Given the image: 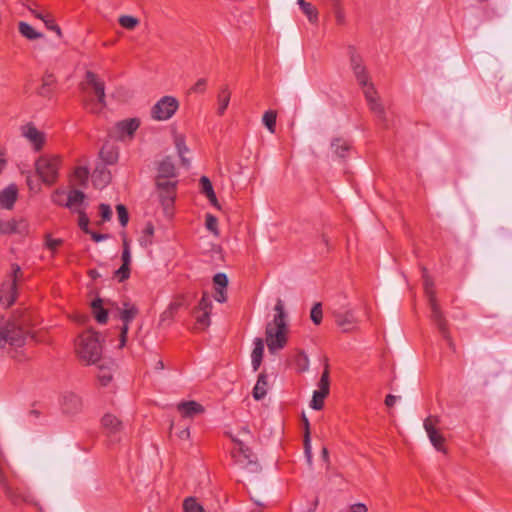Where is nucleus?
Returning a JSON list of instances; mask_svg holds the SVG:
<instances>
[{"label": "nucleus", "instance_id": "f257e3e1", "mask_svg": "<svg viewBox=\"0 0 512 512\" xmlns=\"http://www.w3.org/2000/svg\"><path fill=\"white\" fill-rule=\"evenodd\" d=\"M348 55L350 60V67L358 84L363 88V93L370 110L378 119L383 122L385 126H387L384 107L379 102L377 98V92L373 84L370 82V77L364 64L363 57L354 46L348 47Z\"/></svg>", "mask_w": 512, "mask_h": 512}, {"label": "nucleus", "instance_id": "f03ea898", "mask_svg": "<svg viewBox=\"0 0 512 512\" xmlns=\"http://www.w3.org/2000/svg\"><path fill=\"white\" fill-rule=\"evenodd\" d=\"M273 320L266 325V344L270 353L274 354L283 349L287 343L288 315L285 311L284 302L277 299L274 306Z\"/></svg>", "mask_w": 512, "mask_h": 512}, {"label": "nucleus", "instance_id": "7ed1b4c3", "mask_svg": "<svg viewBox=\"0 0 512 512\" xmlns=\"http://www.w3.org/2000/svg\"><path fill=\"white\" fill-rule=\"evenodd\" d=\"M77 354L87 364H95L102 355V345L97 332L86 331L79 337Z\"/></svg>", "mask_w": 512, "mask_h": 512}, {"label": "nucleus", "instance_id": "20e7f679", "mask_svg": "<svg viewBox=\"0 0 512 512\" xmlns=\"http://www.w3.org/2000/svg\"><path fill=\"white\" fill-rule=\"evenodd\" d=\"M86 83L92 87L97 101L91 99H84L83 104L87 110L92 113H98L106 105L105 102V86L104 82L98 78V76L91 72H86Z\"/></svg>", "mask_w": 512, "mask_h": 512}, {"label": "nucleus", "instance_id": "39448f33", "mask_svg": "<svg viewBox=\"0 0 512 512\" xmlns=\"http://www.w3.org/2000/svg\"><path fill=\"white\" fill-rule=\"evenodd\" d=\"M423 278H424V290L425 294L428 298V303L431 309V317L433 321L437 324L439 330L443 334L444 337L447 336V329H446V322L443 318L442 312L437 304L435 291H434V284L432 280L428 277L427 271L424 270L423 272Z\"/></svg>", "mask_w": 512, "mask_h": 512}, {"label": "nucleus", "instance_id": "423d86ee", "mask_svg": "<svg viewBox=\"0 0 512 512\" xmlns=\"http://www.w3.org/2000/svg\"><path fill=\"white\" fill-rule=\"evenodd\" d=\"M60 158L58 156H41L35 163L36 171L42 181L46 184L55 183L58 177V169L60 166Z\"/></svg>", "mask_w": 512, "mask_h": 512}, {"label": "nucleus", "instance_id": "0eeeda50", "mask_svg": "<svg viewBox=\"0 0 512 512\" xmlns=\"http://www.w3.org/2000/svg\"><path fill=\"white\" fill-rule=\"evenodd\" d=\"M139 310L138 308L129 302H123L122 307L114 304V317L119 318L123 325L120 332V342L118 347L123 348L127 341V334L129 331V324L135 319Z\"/></svg>", "mask_w": 512, "mask_h": 512}, {"label": "nucleus", "instance_id": "6e6552de", "mask_svg": "<svg viewBox=\"0 0 512 512\" xmlns=\"http://www.w3.org/2000/svg\"><path fill=\"white\" fill-rule=\"evenodd\" d=\"M179 102L173 96H163L151 109V116L157 121H166L170 119L178 110Z\"/></svg>", "mask_w": 512, "mask_h": 512}, {"label": "nucleus", "instance_id": "1a4fd4ad", "mask_svg": "<svg viewBox=\"0 0 512 512\" xmlns=\"http://www.w3.org/2000/svg\"><path fill=\"white\" fill-rule=\"evenodd\" d=\"M22 277L21 268L17 264L12 265L11 280L4 283L1 288L0 303L5 306H11L16 300V284Z\"/></svg>", "mask_w": 512, "mask_h": 512}, {"label": "nucleus", "instance_id": "9d476101", "mask_svg": "<svg viewBox=\"0 0 512 512\" xmlns=\"http://www.w3.org/2000/svg\"><path fill=\"white\" fill-rule=\"evenodd\" d=\"M101 426L111 444L121 440L123 424L115 415L111 413L104 414L101 418Z\"/></svg>", "mask_w": 512, "mask_h": 512}, {"label": "nucleus", "instance_id": "9b49d317", "mask_svg": "<svg viewBox=\"0 0 512 512\" xmlns=\"http://www.w3.org/2000/svg\"><path fill=\"white\" fill-rule=\"evenodd\" d=\"M337 326L342 332L348 333L358 329L359 319L354 309L347 308L334 312Z\"/></svg>", "mask_w": 512, "mask_h": 512}, {"label": "nucleus", "instance_id": "f8f14e48", "mask_svg": "<svg viewBox=\"0 0 512 512\" xmlns=\"http://www.w3.org/2000/svg\"><path fill=\"white\" fill-rule=\"evenodd\" d=\"M438 422L437 419H433L432 417H428L424 420L423 426L428 435V438L431 444L435 447L437 451L444 452V437L442 434L435 428V424Z\"/></svg>", "mask_w": 512, "mask_h": 512}, {"label": "nucleus", "instance_id": "ddd939ff", "mask_svg": "<svg viewBox=\"0 0 512 512\" xmlns=\"http://www.w3.org/2000/svg\"><path fill=\"white\" fill-rule=\"evenodd\" d=\"M3 335H5V344L9 343L12 346H22L25 342L26 332L17 324H7L3 328Z\"/></svg>", "mask_w": 512, "mask_h": 512}, {"label": "nucleus", "instance_id": "4468645a", "mask_svg": "<svg viewBox=\"0 0 512 512\" xmlns=\"http://www.w3.org/2000/svg\"><path fill=\"white\" fill-rule=\"evenodd\" d=\"M22 135L33 145L36 151L42 149L45 142V135L39 131L33 124H27L22 127Z\"/></svg>", "mask_w": 512, "mask_h": 512}, {"label": "nucleus", "instance_id": "2eb2a0df", "mask_svg": "<svg viewBox=\"0 0 512 512\" xmlns=\"http://www.w3.org/2000/svg\"><path fill=\"white\" fill-rule=\"evenodd\" d=\"M61 407L66 414H75L82 409V400L74 392H65L61 397Z\"/></svg>", "mask_w": 512, "mask_h": 512}, {"label": "nucleus", "instance_id": "dca6fc26", "mask_svg": "<svg viewBox=\"0 0 512 512\" xmlns=\"http://www.w3.org/2000/svg\"><path fill=\"white\" fill-rule=\"evenodd\" d=\"M91 308L96 321L99 324H105L108 320L109 313L114 315V303H109V307H104V301L96 298L91 303Z\"/></svg>", "mask_w": 512, "mask_h": 512}, {"label": "nucleus", "instance_id": "f3484780", "mask_svg": "<svg viewBox=\"0 0 512 512\" xmlns=\"http://www.w3.org/2000/svg\"><path fill=\"white\" fill-rule=\"evenodd\" d=\"M86 195L77 189H72L67 192V199L65 202V207L70 209L72 212L76 213L79 210L86 209Z\"/></svg>", "mask_w": 512, "mask_h": 512}, {"label": "nucleus", "instance_id": "a211bd4d", "mask_svg": "<svg viewBox=\"0 0 512 512\" xmlns=\"http://www.w3.org/2000/svg\"><path fill=\"white\" fill-rule=\"evenodd\" d=\"M28 230V225L24 220H1L0 219V234H24Z\"/></svg>", "mask_w": 512, "mask_h": 512}, {"label": "nucleus", "instance_id": "6ab92c4d", "mask_svg": "<svg viewBox=\"0 0 512 512\" xmlns=\"http://www.w3.org/2000/svg\"><path fill=\"white\" fill-rule=\"evenodd\" d=\"M18 190L15 184H10L0 191V207L12 209L17 200Z\"/></svg>", "mask_w": 512, "mask_h": 512}, {"label": "nucleus", "instance_id": "aec40b11", "mask_svg": "<svg viewBox=\"0 0 512 512\" xmlns=\"http://www.w3.org/2000/svg\"><path fill=\"white\" fill-rule=\"evenodd\" d=\"M177 409L185 418H192L204 411V407L196 401H183L178 403Z\"/></svg>", "mask_w": 512, "mask_h": 512}, {"label": "nucleus", "instance_id": "412c9836", "mask_svg": "<svg viewBox=\"0 0 512 512\" xmlns=\"http://www.w3.org/2000/svg\"><path fill=\"white\" fill-rule=\"evenodd\" d=\"M140 121L137 118L125 119L118 122L115 126L118 136L123 138L125 136H132L138 129Z\"/></svg>", "mask_w": 512, "mask_h": 512}, {"label": "nucleus", "instance_id": "4be33fe9", "mask_svg": "<svg viewBox=\"0 0 512 512\" xmlns=\"http://www.w3.org/2000/svg\"><path fill=\"white\" fill-rule=\"evenodd\" d=\"M254 348L251 353V365L253 371H257L261 365L263 353H264V342L261 338H255L253 341Z\"/></svg>", "mask_w": 512, "mask_h": 512}, {"label": "nucleus", "instance_id": "5701e85b", "mask_svg": "<svg viewBox=\"0 0 512 512\" xmlns=\"http://www.w3.org/2000/svg\"><path fill=\"white\" fill-rule=\"evenodd\" d=\"M157 176L160 178H175L176 169L171 158L166 157L163 159L157 167Z\"/></svg>", "mask_w": 512, "mask_h": 512}, {"label": "nucleus", "instance_id": "b1692460", "mask_svg": "<svg viewBox=\"0 0 512 512\" xmlns=\"http://www.w3.org/2000/svg\"><path fill=\"white\" fill-rule=\"evenodd\" d=\"M230 98H231V92H230L228 86H223L217 95V103H218L217 113L219 115H223L225 113L227 107L229 106Z\"/></svg>", "mask_w": 512, "mask_h": 512}, {"label": "nucleus", "instance_id": "393cba45", "mask_svg": "<svg viewBox=\"0 0 512 512\" xmlns=\"http://www.w3.org/2000/svg\"><path fill=\"white\" fill-rule=\"evenodd\" d=\"M101 159L109 165H112L118 160V150L115 146L105 144L100 150Z\"/></svg>", "mask_w": 512, "mask_h": 512}, {"label": "nucleus", "instance_id": "a878e982", "mask_svg": "<svg viewBox=\"0 0 512 512\" xmlns=\"http://www.w3.org/2000/svg\"><path fill=\"white\" fill-rule=\"evenodd\" d=\"M267 376L261 373L258 376L257 382L253 388V397L255 400L263 399L267 394Z\"/></svg>", "mask_w": 512, "mask_h": 512}, {"label": "nucleus", "instance_id": "bb28decb", "mask_svg": "<svg viewBox=\"0 0 512 512\" xmlns=\"http://www.w3.org/2000/svg\"><path fill=\"white\" fill-rule=\"evenodd\" d=\"M174 143L182 164L188 167L190 165V161L185 157V154L188 153L189 149L186 146L185 137L183 135H176Z\"/></svg>", "mask_w": 512, "mask_h": 512}, {"label": "nucleus", "instance_id": "cd10ccee", "mask_svg": "<svg viewBox=\"0 0 512 512\" xmlns=\"http://www.w3.org/2000/svg\"><path fill=\"white\" fill-rule=\"evenodd\" d=\"M331 148L335 155L344 158L350 149V144L344 139L336 138L331 142Z\"/></svg>", "mask_w": 512, "mask_h": 512}, {"label": "nucleus", "instance_id": "c85d7f7f", "mask_svg": "<svg viewBox=\"0 0 512 512\" xmlns=\"http://www.w3.org/2000/svg\"><path fill=\"white\" fill-rule=\"evenodd\" d=\"M18 28L20 34L29 40H35L43 36L42 33L37 32L30 24L26 22H20Z\"/></svg>", "mask_w": 512, "mask_h": 512}, {"label": "nucleus", "instance_id": "c756f323", "mask_svg": "<svg viewBox=\"0 0 512 512\" xmlns=\"http://www.w3.org/2000/svg\"><path fill=\"white\" fill-rule=\"evenodd\" d=\"M306 433L304 435V454L307 460L308 465L312 466V446H311V438L309 432V422L307 418H304Z\"/></svg>", "mask_w": 512, "mask_h": 512}, {"label": "nucleus", "instance_id": "7c9ffc66", "mask_svg": "<svg viewBox=\"0 0 512 512\" xmlns=\"http://www.w3.org/2000/svg\"><path fill=\"white\" fill-rule=\"evenodd\" d=\"M153 235H154V226L152 223L148 222L143 231H142V235L139 239V242H140V245L141 246H144V247H148L152 244V238H153Z\"/></svg>", "mask_w": 512, "mask_h": 512}, {"label": "nucleus", "instance_id": "2f4dec72", "mask_svg": "<svg viewBox=\"0 0 512 512\" xmlns=\"http://www.w3.org/2000/svg\"><path fill=\"white\" fill-rule=\"evenodd\" d=\"M89 170L87 167L79 166L74 170L73 181L76 185H85L88 181Z\"/></svg>", "mask_w": 512, "mask_h": 512}, {"label": "nucleus", "instance_id": "473e14b6", "mask_svg": "<svg viewBox=\"0 0 512 512\" xmlns=\"http://www.w3.org/2000/svg\"><path fill=\"white\" fill-rule=\"evenodd\" d=\"M318 389L315 390L316 392L322 393L324 395H328L330 391V380H329V370L328 367L325 368L323 371L321 378L317 384Z\"/></svg>", "mask_w": 512, "mask_h": 512}, {"label": "nucleus", "instance_id": "72a5a7b5", "mask_svg": "<svg viewBox=\"0 0 512 512\" xmlns=\"http://www.w3.org/2000/svg\"><path fill=\"white\" fill-rule=\"evenodd\" d=\"M184 512H205L203 506L194 497H187L183 502Z\"/></svg>", "mask_w": 512, "mask_h": 512}, {"label": "nucleus", "instance_id": "f704fd0d", "mask_svg": "<svg viewBox=\"0 0 512 512\" xmlns=\"http://www.w3.org/2000/svg\"><path fill=\"white\" fill-rule=\"evenodd\" d=\"M276 118H277L276 112L273 110H268L263 115V118H262L263 124L266 126V128L271 133L275 132Z\"/></svg>", "mask_w": 512, "mask_h": 512}, {"label": "nucleus", "instance_id": "c9c22d12", "mask_svg": "<svg viewBox=\"0 0 512 512\" xmlns=\"http://www.w3.org/2000/svg\"><path fill=\"white\" fill-rule=\"evenodd\" d=\"M159 192V198L162 203V205L165 208H168L173 205L176 195V190H158Z\"/></svg>", "mask_w": 512, "mask_h": 512}, {"label": "nucleus", "instance_id": "e433bc0d", "mask_svg": "<svg viewBox=\"0 0 512 512\" xmlns=\"http://www.w3.org/2000/svg\"><path fill=\"white\" fill-rule=\"evenodd\" d=\"M239 456H243L245 459H247V465L252 466V470H257L258 464L254 460V455L250 449L244 446L242 443H239Z\"/></svg>", "mask_w": 512, "mask_h": 512}, {"label": "nucleus", "instance_id": "4c0bfd02", "mask_svg": "<svg viewBox=\"0 0 512 512\" xmlns=\"http://www.w3.org/2000/svg\"><path fill=\"white\" fill-rule=\"evenodd\" d=\"M173 178H160L157 176L156 178V188L157 190H176L177 182L172 180Z\"/></svg>", "mask_w": 512, "mask_h": 512}, {"label": "nucleus", "instance_id": "58836bf2", "mask_svg": "<svg viewBox=\"0 0 512 512\" xmlns=\"http://www.w3.org/2000/svg\"><path fill=\"white\" fill-rule=\"evenodd\" d=\"M118 22L123 28L133 30L139 24V19L130 15H122L119 17Z\"/></svg>", "mask_w": 512, "mask_h": 512}, {"label": "nucleus", "instance_id": "ea45409f", "mask_svg": "<svg viewBox=\"0 0 512 512\" xmlns=\"http://www.w3.org/2000/svg\"><path fill=\"white\" fill-rule=\"evenodd\" d=\"M180 304L177 302H172L169 304L167 309L160 316V323H165L166 321H171L179 309Z\"/></svg>", "mask_w": 512, "mask_h": 512}, {"label": "nucleus", "instance_id": "a19ab883", "mask_svg": "<svg viewBox=\"0 0 512 512\" xmlns=\"http://www.w3.org/2000/svg\"><path fill=\"white\" fill-rule=\"evenodd\" d=\"M310 318L315 325H319L322 322L323 311L320 302H317L313 305L310 312Z\"/></svg>", "mask_w": 512, "mask_h": 512}, {"label": "nucleus", "instance_id": "79ce46f5", "mask_svg": "<svg viewBox=\"0 0 512 512\" xmlns=\"http://www.w3.org/2000/svg\"><path fill=\"white\" fill-rule=\"evenodd\" d=\"M212 310V299L208 293H203L198 306L197 311L211 312Z\"/></svg>", "mask_w": 512, "mask_h": 512}, {"label": "nucleus", "instance_id": "37998d69", "mask_svg": "<svg viewBox=\"0 0 512 512\" xmlns=\"http://www.w3.org/2000/svg\"><path fill=\"white\" fill-rule=\"evenodd\" d=\"M326 397H327L326 395L314 391L312 400L310 402V407L314 410H321L324 406V399Z\"/></svg>", "mask_w": 512, "mask_h": 512}, {"label": "nucleus", "instance_id": "c03bdc74", "mask_svg": "<svg viewBox=\"0 0 512 512\" xmlns=\"http://www.w3.org/2000/svg\"><path fill=\"white\" fill-rule=\"evenodd\" d=\"M205 226L211 233H213L215 236H218V220L214 215L206 214Z\"/></svg>", "mask_w": 512, "mask_h": 512}, {"label": "nucleus", "instance_id": "a18cd8bd", "mask_svg": "<svg viewBox=\"0 0 512 512\" xmlns=\"http://www.w3.org/2000/svg\"><path fill=\"white\" fill-rule=\"evenodd\" d=\"M200 184H201V188H202V193L206 197H214V189H213L212 183L208 177L202 176L200 178Z\"/></svg>", "mask_w": 512, "mask_h": 512}, {"label": "nucleus", "instance_id": "49530a36", "mask_svg": "<svg viewBox=\"0 0 512 512\" xmlns=\"http://www.w3.org/2000/svg\"><path fill=\"white\" fill-rule=\"evenodd\" d=\"M79 215L78 225L80 229L88 234L91 233V230L89 228V218L84 210H79V212H76Z\"/></svg>", "mask_w": 512, "mask_h": 512}, {"label": "nucleus", "instance_id": "de8ad7c7", "mask_svg": "<svg viewBox=\"0 0 512 512\" xmlns=\"http://www.w3.org/2000/svg\"><path fill=\"white\" fill-rule=\"evenodd\" d=\"M67 199V192L62 189H57L51 196V200L54 204L65 207Z\"/></svg>", "mask_w": 512, "mask_h": 512}, {"label": "nucleus", "instance_id": "09e8293b", "mask_svg": "<svg viewBox=\"0 0 512 512\" xmlns=\"http://www.w3.org/2000/svg\"><path fill=\"white\" fill-rule=\"evenodd\" d=\"M196 321L197 325L204 329L210 325V313L205 311H196Z\"/></svg>", "mask_w": 512, "mask_h": 512}, {"label": "nucleus", "instance_id": "8fccbe9b", "mask_svg": "<svg viewBox=\"0 0 512 512\" xmlns=\"http://www.w3.org/2000/svg\"><path fill=\"white\" fill-rule=\"evenodd\" d=\"M301 10L307 16L308 20L311 23H314L317 21L318 12H317L316 8L311 3H307L306 5H304V7Z\"/></svg>", "mask_w": 512, "mask_h": 512}, {"label": "nucleus", "instance_id": "3c124183", "mask_svg": "<svg viewBox=\"0 0 512 512\" xmlns=\"http://www.w3.org/2000/svg\"><path fill=\"white\" fill-rule=\"evenodd\" d=\"M97 377L102 386H107L112 381L111 371L103 367H100Z\"/></svg>", "mask_w": 512, "mask_h": 512}, {"label": "nucleus", "instance_id": "603ef678", "mask_svg": "<svg viewBox=\"0 0 512 512\" xmlns=\"http://www.w3.org/2000/svg\"><path fill=\"white\" fill-rule=\"evenodd\" d=\"M116 211L118 214V219L122 227H125L129 221L128 211L126 207L122 204H118L116 206Z\"/></svg>", "mask_w": 512, "mask_h": 512}, {"label": "nucleus", "instance_id": "864d4df0", "mask_svg": "<svg viewBox=\"0 0 512 512\" xmlns=\"http://www.w3.org/2000/svg\"><path fill=\"white\" fill-rule=\"evenodd\" d=\"M215 288L226 289L228 285V277L225 273H217L213 277Z\"/></svg>", "mask_w": 512, "mask_h": 512}, {"label": "nucleus", "instance_id": "5fc2aeb1", "mask_svg": "<svg viewBox=\"0 0 512 512\" xmlns=\"http://www.w3.org/2000/svg\"><path fill=\"white\" fill-rule=\"evenodd\" d=\"M115 276L118 278L119 282H123L130 276V266L122 264L119 269L115 271Z\"/></svg>", "mask_w": 512, "mask_h": 512}, {"label": "nucleus", "instance_id": "6e6d98bb", "mask_svg": "<svg viewBox=\"0 0 512 512\" xmlns=\"http://www.w3.org/2000/svg\"><path fill=\"white\" fill-rule=\"evenodd\" d=\"M42 21L44 22L47 29L55 31L59 37L62 35L60 27L55 24L54 19L49 13Z\"/></svg>", "mask_w": 512, "mask_h": 512}, {"label": "nucleus", "instance_id": "4d7b16f0", "mask_svg": "<svg viewBox=\"0 0 512 512\" xmlns=\"http://www.w3.org/2000/svg\"><path fill=\"white\" fill-rule=\"evenodd\" d=\"M54 83H55L54 76L51 75V74L46 75L43 78V84H42V87L40 89V94L43 95V96H47L49 94V92H50L48 87L52 86Z\"/></svg>", "mask_w": 512, "mask_h": 512}, {"label": "nucleus", "instance_id": "13d9d810", "mask_svg": "<svg viewBox=\"0 0 512 512\" xmlns=\"http://www.w3.org/2000/svg\"><path fill=\"white\" fill-rule=\"evenodd\" d=\"M297 368L299 371L304 372L308 370L309 359L306 354L300 353L296 359Z\"/></svg>", "mask_w": 512, "mask_h": 512}, {"label": "nucleus", "instance_id": "bf43d9fd", "mask_svg": "<svg viewBox=\"0 0 512 512\" xmlns=\"http://www.w3.org/2000/svg\"><path fill=\"white\" fill-rule=\"evenodd\" d=\"M100 216L103 221H110L112 218V209L110 205L101 203L99 205Z\"/></svg>", "mask_w": 512, "mask_h": 512}, {"label": "nucleus", "instance_id": "052dcab7", "mask_svg": "<svg viewBox=\"0 0 512 512\" xmlns=\"http://www.w3.org/2000/svg\"><path fill=\"white\" fill-rule=\"evenodd\" d=\"M367 506L364 503H355L347 508L341 510L340 512H367Z\"/></svg>", "mask_w": 512, "mask_h": 512}, {"label": "nucleus", "instance_id": "680f3d73", "mask_svg": "<svg viewBox=\"0 0 512 512\" xmlns=\"http://www.w3.org/2000/svg\"><path fill=\"white\" fill-rule=\"evenodd\" d=\"M98 178H100V183L102 185H106L110 182L111 176L109 172L100 171L98 175H94V181L98 184Z\"/></svg>", "mask_w": 512, "mask_h": 512}, {"label": "nucleus", "instance_id": "e2e57ef3", "mask_svg": "<svg viewBox=\"0 0 512 512\" xmlns=\"http://www.w3.org/2000/svg\"><path fill=\"white\" fill-rule=\"evenodd\" d=\"M122 264L129 265L131 264V253L129 246L125 243L121 255Z\"/></svg>", "mask_w": 512, "mask_h": 512}, {"label": "nucleus", "instance_id": "0e129e2a", "mask_svg": "<svg viewBox=\"0 0 512 512\" xmlns=\"http://www.w3.org/2000/svg\"><path fill=\"white\" fill-rule=\"evenodd\" d=\"M206 89V80L204 78L198 79V81L191 88L192 92L203 93Z\"/></svg>", "mask_w": 512, "mask_h": 512}, {"label": "nucleus", "instance_id": "69168bd1", "mask_svg": "<svg viewBox=\"0 0 512 512\" xmlns=\"http://www.w3.org/2000/svg\"><path fill=\"white\" fill-rule=\"evenodd\" d=\"M214 299L219 303H224L227 300L226 289L215 288Z\"/></svg>", "mask_w": 512, "mask_h": 512}, {"label": "nucleus", "instance_id": "338daca9", "mask_svg": "<svg viewBox=\"0 0 512 512\" xmlns=\"http://www.w3.org/2000/svg\"><path fill=\"white\" fill-rule=\"evenodd\" d=\"M6 165H7L6 149L0 143V173L5 169Z\"/></svg>", "mask_w": 512, "mask_h": 512}, {"label": "nucleus", "instance_id": "774afa93", "mask_svg": "<svg viewBox=\"0 0 512 512\" xmlns=\"http://www.w3.org/2000/svg\"><path fill=\"white\" fill-rule=\"evenodd\" d=\"M61 242L62 241L60 239H54V238H51L50 236H48L46 239V246L50 250H56V248L61 244Z\"/></svg>", "mask_w": 512, "mask_h": 512}]
</instances>
